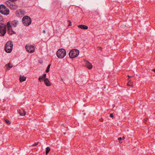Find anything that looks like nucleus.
<instances>
[{
	"label": "nucleus",
	"mask_w": 155,
	"mask_h": 155,
	"mask_svg": "<svg viewBox=\"0 0 155 155\" xmlns=\"http://www.w3.org/2000/svg\"><path fill=\"white\" fill-rule=\"evenodd\" d=\"M13 44L12 42L11 41H8L5 46V51L8 53H10L12 50Z\"/></svg>",
	"instance_id": "nucleus-1"
},
{
	"label": "nucleus",
	"mask_w": 155,
	"mask_h": 155,
	"mask_svg": "<svg viewBox=\"0 0 155 155\" xmlns=\"http://www.w3.org/2000/svg\"><path fill=\"white\" fill-rule=\"evenodd\" d=\"M22 21L24 26H28L31 23V20L29 16H25L22 18Z\"/></svg>",
	"instance_id": "nucleus-2"
},
{
	"label": "nucleus",
	"mask_w": 155,
	"mask_h": 155,
	"mask_svg": "<svg viewBox=\"0 0 155 155\" xmlns=\"http://www.w3.org/2000/svg\"><path fill=\"white\" fill-rule=\"evenodd\" d=\"M56 54L58 58H62L66 55V51L63 48L60 49L57 51Z\"/></svg>",
	"instance_id": "nucleus-3"
},
{
	"label": "nucleus",
	"mask_w": 155,
	"mask_h": 155,
	"mask_svg": "<svg viewBox=\"0 0 155 155\" xmlns=\"http://www.w3.org/2000/svg\"><path fill=\"white\" fill-rule=\"evenodd\" d=\"M79 51L78 50L74 49L71 50L69 53V56L71 58H74L79 55Z\"/></svg>",
	"instance_id": "nucleus-4"
},
{
	"label": "nucleus",
	"mask_w": 155,
	"mask_h": 155,
	"mask_svg": "<svg viewBox=\"0 0 155 155\" xmlns=\"http://www.w3.org/2000/svg\"><path fill=\"white\" fill-rule=\"evenodd\" d=\"M0 12L5 15H8L9 13V10L4 5H0Z\"/></svg>",
	"instance_id": "nucleus-5"
},
{
	"label": "nucleus",
	"mask_w": 155,
	"mask_h": 155,
	"mask_svg": "<svg viewBox=\"0 0 155 155\" xmlns=\"http://www.w3.org/2000/svg\"><path fill=\"white\" fill-rule=\"evenodd\" d=\"M5 4L7 6L12 9H15L18 7L17 5L15 2H12V1L11 2L7 1L5 3Z\"/></svg>",
	"instance_id": "nucleus-6"
},
{
	"label": "nucleus",
	"mask_w": 155,
	"mask_h": 155,
	"mask_svg": "<svg viewBox=\"0 0 155 155\" xmlns=\"http://www.w3.org/2000/svg\"><path fill=\"white\" fill-rule=\"evenodd\" d=\"M6 25L1 24L0 26V36H4L6 33Z\"/></svg>",
	"instance_id": "nucleus-7"
},
{
	"label": "nucleus",
	"mask_w": 155,
	"mask_h": 155,
	"mask_svg": "<svg viewBox=\"0 0 155 155\" xmlns=\"http://www.w3.org/2000/svg\"><path fill=\"white\" fill-rule=\"evenodd\" d=\"M7 27L8 28L7 32L9 34L12 35L15 34V32L12 29V26L9 22H8L6 25Z\"/></svg>",
	"instance_id": "nucleus-8"
},
{
	"label": "nucleus",
	"mask_w": 155,
	"mask_h": 155,
	"mask_svg": "<svg viewBox=\"0 0 155 155\" xmlns=\"http://www.w3.org/2000/svg\"><path fill=\"white\" fill-rule=\"evenodd\" d=\"M25 12L21 9H18L15 12V14L17 16L20 17L25 15Z\"/></svg>",
	"instance_id": "nucleus-9"
},
{
	"label": "nucleus",
	"mask_w": 155,
	"mask_h": 155,
	"mask_svg": "<svg viewBox=\"0 0 155 155\" xmlns=\"http://www.w3.org/2000/svg\"><path fill=\"white\" fill-rule=\"evenodd\" d=\"M25 48L26 50L29 52L32 53L35 51L34 47L32 45H29V46L26 45Z\"/></svg>",
	"instance_id": "nucleus-10"
},
{
	"label": "nucleus",
	"mask_w": 155,
	"mask_h": 155,
	"mask_svg": "<svg viewBox=\"0 0 155 155\" xmlns=\"http://www.w3.org/2000/svg\"><path fill=\"white\" fill-rule=\"evenodd\" d=\"M84 61L85 62V66L89 69L92 68L93 66L91 64L85 59H84Z\"/></svg>",
	"instance_id": "nucleus-11"
},
{
	"label": "nucleus",
	"mask_w": 155,
	"mask_h": 155,
	"mask_svg": "<svg viewBox=\"0 0 155 155\" xmlns=\"http://www.w3.org/2000/svg\"><path fill=\"white\" fill-rule=\"evenodd\" d=\"M45 85L47 86H49L51 85L50 81L48 78H45L44 80Z\"/></svg>",
	"instance_id": "nucleus-12"
},
{
	"label": "nucleus",
	"mask_w": 155,
	"mask_h": 155,
	"mask_svg": "<svg viewBox=\"0 0 155 155\" xmlns=\"http://www.w3.org/2000/svg\"><path fill=\"white\" fill-rule=\"evenodd\" d=\"M78 27L81 29L85 30L87 29L88 28V27L87 26L83 25H79L78 26Z\"/></svg>",
	"instance_id": "nucleus-13"
},
{
	"label": "nucleus",
	"mask_w": 155,
	"mask_h": 155,
	"mask_svg": "<svg viewBox=\"0 0 155 155\" xmlns=\"http://www.w3.org/2000/svg\"><path fill=\"white\" fill-rule=\"evenodd\" d=\"M18 24V21L17 20H15L11 22V25L14 27H16Z\"/></svg>",
	"instance_id": "nucleus-14"
},
{
	"label": "nucleus",
	"mask_w": 155,
	"mask_h": 155,
	"mask_svg": "<svg viewBox=\"0 0 155 155\" xmlns=\"http://www.w3.org/2000/svg\"><path fill=\"white\" fill-rule=\"evenodd\" d=\"M18 112L21 116L25 115L26 114L25 111L23 109L19 110Z\"/></svg>",
	"instance_id": "nucleus-15"
},
{
	"label": "nucleus",
	"mask_w": 155,
	"mask_h": 155,
	"mask_svg": "<svg viewBox=\"0 0 155 155\" xmlns=\"http://www.w3.org/2000/svg\"><path fill=\"white\" fill-rule=\"evenodd\" d=\"M5 66H7V69L8 70H10V68H11L13 66L12 64L10 63H9L7 64Z\"/></svg>",
	"instance_id": "nucleus-16"
},
{
	"label": "nucleus",
	"mask_w": 155,
	"mask_h": 155,
	"mask_svg": "<svg viewBox=\"0 0 155 155\" xmlns=\"http://www.w3.org/2000/svg\"><path fill=\"white\" fill-rule=\"evenodd\" d=\"M26 77L24 76H20L19 78L20 81L21 82H23L25 81Z\"/></svg>",
	"instance_id": "nucleus-17"
},
{
	"label": "nucleus",
	"mask_w": 155,
	"mask_h": 155,
	"mask_svg": "<svg viewBox=\"0 0 155 155\" xmlns=\"http://www.w3.org/2000/svg\"><path fill=\"white\" fill-rule=\"evenodd\" d=\"M51 66V64H49L48 65L47 68L46 70V72L47 73H48V72H49V69H50Z\"/></svg>",
	"instance_id": "nucleus-18"
},
{
	"label": "nucleus",
	"mask_w": 155,
	"mask_h": 155,
	"mask_svg": "<svg viewBox=\"0 0 155 155\" xmlns=\"http://www.w3.org/2000/svg\"><path fill=\"white\" fill-rule=\"evenodd\" d=\"M50 148L49 147H48L46 148V154H47L50 151Z\"/></svg>",
	"instance_id": "nucleus-19"
},
{
	"label": "nucleus",
	"mask_w": 155,
	"mask_h": 155,
	"mask_svg": "<svg viewBox=\"0 0 155 155\" xmlns=\"http://www.w3.org/2000/svg\"><path fill=\"white\" fill-rule=\"evenodd\" d=\"M44 79V78L41 76L39 77L38 80L40 82H41L43 81Z\"/></svg>",
	"instance_id": "nucleus-20"
},
{
	"label": "nucleus",
	"mask_w": 155,
	"mask_h": 155,
	"mask_svg": "<svg viewBox=\"0 0 155 155\" xmlns=\"http://www.w3.org/2000/svg\"><path fill=\"white\" fill-rule=\"evenodd\" d=\"M5 123L8 124H11V122L8 120H5Z\"/></svg>",
	"instance_id": "nucleus-21"
},
{
	"label": "nucleus",
	"mask_w": 155,
	"mask_h": 155,
	"mask_svg": "<svg viewBox=\"0 0 155 155\" xmlns=\"http://www.w3.org/2000/svg\"><path fill=\"white\" fill-rule=\"evenodd\" d=\"M38 143H39L38 142L35 143H34L32 145V146H36L38 144Z\"/></svg>",
	"instance_id": "nucleus-22"
},
{
	"label": "nucleus",
	"mask_w": 155,
	"mask_h": 155,
	"mask_svg": "<svg viewBox=\"0 0 155 155\" xmlns=\"http://www.w3.org/2000/svg\"><path fill=\"white\" fill-rule=\"evenodd\" d=\"M97 50L102 51V48L101 47H97Z\"/></svg>",
	"instance_id": "nucleus-23"
},
{
	"label": "nucleus",
	"mask_w": 155,
	"mask_h": 155,
	"mask_svg": "<svg viewBox=\"0 0 155 155\" xmlns=\"http://www.w3.org/2000/svg\"><path fill=\"white\" fill-rule=\"evenodd\" d=\"M68 21L69 23L68 25V26H71V21L70 20H68Z\"/></svg>",
	"instance_id": "nucleus-24"
},
{
	"label": "nucleus",
	"mask_w": 155,
	"mask_h": 155,
	"mask_svg": "<svg viewBox=\"0 0 155 155\" xmlns=\"http://www.w3.org/2000/svg\"><path fill=\"white\" fill-rule=\"evenodd\" d=\"M46 74H44L42 76L44 78H45L46 77Z\"/></svg>",
	"instance_id": "nucleus-25"
},
{
	"label": "nucleus",
	"mask_w": 155,
	"mask_h": 155,
	"mask_svg": "<svg viewBox=\"0 0 155 155\" xmlns=\"http://www.w3.org/2000/svg\"><path fill=\"white\" fill-rule=\"evenodd\" d=\"M3 20V18L0 14V22L1 21Z\"/></svg>",
	"instance_id": "nucleus-26"
},
{
	"label": "nucleus",
	"mask_w": 155,
	"mask_h": 155,
	"mask_svg": "<svg viewBox=\"0 0 155 155\" xmlns=\"http://www.w3.org/2000/svg\"><path fill=\"white\" fill-rule=\"evenodd\" d=\"M127 85L128 86H132V85L130 84V82L128 83L127 84Z\"/></svg>",
	"instance_id": "nucleus-27"
},
{
	"label": "nucleus",
	"mask_w": 155,
	"mask_h": 155,
	"mask_svg": "<svg viewBox=\"0 0 155 155\" xmlns=\"http://www.w3.org/2000/svg\"><path fill=\"white\" fill-rule=\"evenodd\" d=\"M110 116L111 117H114V116L112 114H110Z\"/></svg>",
	"instance_id": "nucleus-28"
},
{
	"label": "nucleus",
	"mask_w": 155,
	"mask_h": 155,
	"mask_svg": "<svg viewBox=\"0 0 155 155\" xmlns=\"http://www.w3.org/2000/svg\"><path fill=\"white\" fill-rule=\"evenodd\" d=\"M122 139V138L121 137H119L118 138V140H120Z\"/></svg>",
	"instance_id": "nucleus-29"
},
{
	"label": "nucleus",
	"mask_w": 155,
	"mask_h": 155,
	"mask_svg": "<svg viewBox=\"0 0 155 155\" xmlns=\"http://www.w3.org/2000/svg\"><path fill=\"white\" fill-rule=\"evenodd\" d=\"M43 32L44 33H45V30H44L43 31Z\"/></svg>",
	"instance_id": "nucleus-30"
},
{
	"label": "nucleus",
	"mask_w": 155,
	"mask_h": 155,
	"mask_svg": "<svg viewBox=\"0 0 155 155\" xmlns=\"http://www.w3.org/2000/svg\"><path fill=\"white\" fill-rule=\"evenodd\" d=\"M152 71H154V72H155V69H153L152 70Z\"/></svg>",
	"instance_id": "nucleus-31"
},
{
	"label": "nucleus",
	"mask_w": 155,
	"mask_h": 155,
	"mask_svg": "<svg viewBox=\"0 0 155 155\" xmlns=\"http://www.w3.org/2000/svg\"><path fill=\"white\" fill-rule=\"evenodd\" d=\"M125 138V137H123L122 139H124Z\"/></svg>",
	"instance_id": "nucleus-32"
},
{
	"label": "nucleus",
	"mask_w": 155,
	"mask_h": 155,
	"mask_svg": "<svg viewBox=\"0 0 155 155\" xmlns=\"http://www.w3.org/2000/svg\"><path fill=\"white\" fill-rule=\"evenodd\" d=\"M10 1H16L17 0H10Z\"/></svg>",
	"instance_id": "nucleus-33"
},
{
	"label": "nucleus",
	"mask_w": 155,
	"mask_h": 155,
	"mask_svg": "<svg viewBox=\"0 0 155 155\" xmlns=\"http://www.w3.org/2000/svg\"><path fill=\"white\" fill-rule=\"evenodd\" d=\"M128 76L129 77H130V76Z\"/></svg>",
	"instance_id": "nucleus-34"
},
{
	"label": "nucleus",
	"mask_w": 155,
	"mask_h": 155,
	"mask_svg": "<svg viewBox=\"0 0 155 155\" xmlns=\"http://www.w3.org/2000/svg\"><path fill=\"white\" fill-rule=\"evenodd\" d=\"M100 120V121H101V119Z\"/></svg>",
	"instance_id": "nucleus-35"
}]
</instances>
